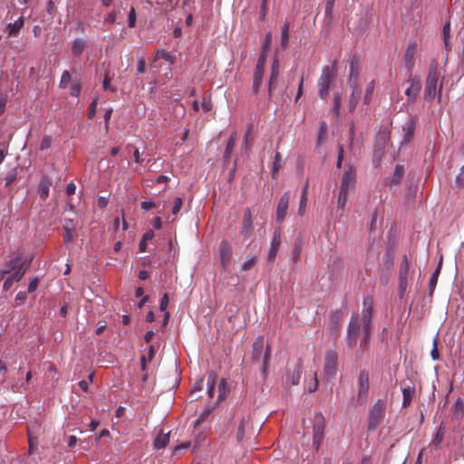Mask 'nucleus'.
<instances>
[{
  "label": "nucleus",
  "mask_w": 464,
  "mask_h": 464,
  "mask_svg": "<svg viewBox=\"0 0 464 464\" xmlns=\"http://www.w3.org/2000/svg\"><path fill=\"white\" fill-rule=\"evenodd\" d=\"M372 298L370 296L364 297L362 313H353L347 327L345 337L347 347L353 349L360 341L359 350L362 355L370 350V341L372 334Z\"/></svg>",
  "instance_id": "f257e3e1"
},
{
  "label": "nucleus",
  "mask_w": 464,
  "mask_h": 464,
  "mask_svg": "<svg viewBox=\"0 0 464 464\" xmlns=\"http://www.w3.org/2000/svg\"><path fill=\"white\" fill-rule=\"evenodd\" d=\"M335 63L336 62H334L333 68H330V66H324L323 68L322 74L318 82V93L322 99H325L328 96L330 83L336 77V72L334 68Z\"/></svg>",
  "instance_id": "f03ea898"
},
{
  "label": "nucleus",
  "mask_w": 464,
  "mask_h": 464,
  "mask_svg": "<svg viewBox=\"0 0 464 464\" xmlns=\"http://www.w3.org/2000/svg\"><path fill=\"white\" fill-rule=\"evenodd\" d=\"M325 419L321 412L315 413L313 422V447L318 450L324 436Z\"/></svg>",
  "instance_id": "7ed1b4c3"
},
{
  "label": "nucleus",
  "mask_w": 464,
  "mask_h": 464,
  "mask_svg": "<svg viewBox=\"0 0 464 464\" xmlns=\"http://www.w3.org/2000/svg\"><path fill=\"white\" fill-rule=\"evenodd\" d=\"M385 405L382 400H378L369 411L368 430H375L384 417Z\"/></svg>",
  "instance_id": "20e7f679"
},
{
  "label": "nucleus",
  "mask_w": 464,
  "mask_h": 464,
  "mask_svg": "<svg viewBox=\"0 0 464 464\" xmlns=\"http://www.w3.org/2000/svg\"><path fill=\"white\" fill-rule=\"evenodd\" d=\"M439 72L437 67H430L426 79V85L424 90L425 100L430 101L436 96Z\"/></svg>",
  "instance_id": "39448f33"
},
{
  "label": "nucleus",
  "mask_w": 464,
  "mask_h": 464,
  "mask_svg": "<svg viewBox=\"0 0 464 464\" xmlns=\"http://www.w3.org/2000/svg\"><path fill=\"white\" fill-rule=\"evenodd\" d=\"M337 359L338 353L334 350H329L325 353L324 373L327 379H333L335 377L337 370Z\"/></svg>",
  "instance_id": "423d86ee"
},
{
  "label": "nucleus",
  "mask_w": 464,
  "mask_h": 464,
  "mask_svg": "<svg viewBox=\"0 0 464 464\" xmlns=\"http://www.w3.org/2000/svg\"><path fill=\"white\" fill-rule=\"evenodd\" d=\"M369 372L366 369L360 371L358 375V401L363 402L369 392Z\"/></svg>",
  "instance_id": "0eeeda50"
},
{
  "label": "nucleus",
  "mask_w": 464,
  "mask_h": 464,
  "mask_svg": "<svg viewBox=\"0 0 464 464\" xmlns=\"http://www.w3.org/2000/svg\"><path fill=\"white\" fill-rule=\"evenodd\" d=\"M410 262L407 256H403L399 270V288L401 294L407 289Z\"/></svg>",
  "instance_id": "6e6552de"
},
{
  "label": "nucleus",
  "mask_w": 464,
  "mask_h": 464,
  "mask_svg": "<svg viewBox=\"0 0 464 464\" xmlns=\"http://www.w3.org/2000/svg\"><path fill=\"white\" fill-rule=\"evenodd\" d=\"M410 86L405 91L407 102L414 103L421 89V82L418 78H411L409 80Z\"/></svg>",
  "instance_id": "1a4fd4ad"
},
{
  "label": "nucleus",
  "mask_w": 464,
  "mask_h": 464,
  "mask_svg": "<svg viewBox=\"0 0 464 464\" xmlns=\"http://www.w3.org/2000/svg\"><path fill=\"white\" fill-rule=\"evenodd\" d=\"M401 385H402L401 390H402V395H403L402 407L407 408L410 406L411 400L413 398V395L415 393V385H414L413 382L410 379L402 381Z\"/></svg>",
  "instance_id": "9d476101"
},
{
  "label": "nucleus",
  "mask_w": 464,
  "mask_h": 464,
  "mask_svg": "<svg viewBox=\"0 0 464 464\" xmlns=\"http://www.w3.org/2000/svg\"><path fill=\"white\" fill-rule=\"evenodd\" d=\"M355 180L356 169L354 167L350 165L343 175L340 189H343L348 192L350 188L353 187Z\"/></svg>",
  "instance_id": "9b49d317"
},
{
  "label": "nucleus",
  "mask_w": 464,
  "mask_h": 464,
  "mask_svg": "<svg viewBox=\"0 0 464 464\" xmlns=\"http://www.w3.org/2000/svg\"><path fill=\"white\" fill-rule=\"evenodd\" d=\"M254 232V225L251 216V211L249 208H246L244 212L243 220H242V228L240 234L245 238H249Z\"/></svg>",
  "instance_id": "f8f14e48"
},
{
  "label": "nucleus",
  "mask_w": 464,
  "mask_h": 464,
  "mask_svg": "<svg viewBox=\"0 0 464 464\" xmlns=\"http://www.w3.org/2000/svg\"><path fill=\"white\" fill-rule=\"evenodd\" d=\"M218 251L221 265L224 268H226L230 263V259L232 256V247L227 240H223L219 244Z\"/></svg>",
  "instance_id": "ddd939ff"
},
{
  "label": "nucleus",
  "mask_w": 464,
  "mask_h": 464,
  "mask_svg": "<svg viewBox=\"0 0 464 464\" xmlns=\"http://www.w3.org/2000/svg\"><path fill=\"white\" fill-rule=\"evenodd\" d=\"M265 64V53H262L258 58L256 71L254 73V81H253V90L254 92H257L262 83L263 71Z\"/></svg>",
  "instance_id": "4468645a"
},
{
  "label": "nucleus",
  "mask_w": 464,
  "mask_h": 464,
  "mask_svg": "<svg viewBox=\"0 0 464 464\" xmlns=\"http://www.w3.org/2000/svg\"><path fill=\"white\" fill-rule=\"evenodd\" d=\"M289 199L290 198L288 194L285 193L279 200L276 208V220L278 223H282L285 220L288 209Z\"/></svg>",
  "instance_id": "2eb2a0df"
},
{
  "label": "nucleus",
  "mask_w": 464,
  "mask_h": 464,
  "mask_svg": "<svg viewBox=\"0 0 464 464\" xmlns=\"http://www.w3.org/2000/svg\"><path fill=\"white\" fill-rule=\"evenodd\" d=\"M415 126H416V118H411L410 121L405 122L402 126V141L401 144H405L410 142L414 135L415 131Z\"/></svg>",
  "instance_id": "dca6fc26"
},
{
  "label": "nucleus",
  "mask_w": 464,
  "mask_h": 464,
  "mask_svg": "<svg viewBox=\"0 0 464 464\" xmlns=\"http://www.w3.org/2000/svg\"><path fill=\"white\" fill-rule=\"evenodd\" d=\"M416 44L415 43H411L404 53L403 60L405 63V67L411 72L414 66V53H415Z\"/></svg>",
  "instance_id": "f3484780"
},
{
  "label": "nucleus",
  "mask_w": 464,
  "mask_h": 464,
  "mask_svg": "<svg viewBox=\"0 0 464 464\" xmlns=\"http://www.w3.org/2000/svg\"><path fill=\"white\" fill-rule=\"evenodd\" d=\"M442 261H443V257L441 256L440 257V260H439V263H438V266H437L435 271L432 273V275L430 278V282H429V295L430 296H432L433 293L435 291L438 278H439V276L440 274L441 267H442Z\"/></svg>",
  "instance_id": "a211bd4d"
},
{
  "label": "nucleus",
  "mask_w": 464,
  "mask_h": 464,
  "mask_svg": "<svg viewBox=\"0 0 464 464\" xmlns=\"http://www.w3.org/2000/svg\"><path fill=\"white\" fill-rule=\"evenodd\" d=\"M29 261H31V259L23 260L20 256H15L14 258L10 259L5 264V269L8 270V272L10 274L13 270H18L22 267H25Z\"/></svg>",
  "instance_id": "6ab92c4d"
},
{
  "label": "nucleus",
  "mask_w": 464,
  "mask_h": 464,
  "mask_svg": "<svg viewBox=\"0 0 464 464\" xmlns=\"http://www.w3.org/2000/svg\"><path fill=\"white\" fill-rule=\"evenodd\" d=\"M264 350V339L263 337H258L256 339V341L253 343V350H252V361L257 362L261 359L262 353Z\"/></svg>",
  "instance_id": "aec40b11"
},
{
  "label": "nucleus",
  "mask_w": 464,
  "mask_h": 464,
  "mask_svg": "<svg viewBox=\"0 0 464 464\" xmlns=\"http://www.w3.org/2000/svg\"><path fill=\"white\" fill-rule=\"evenodd\" d=\"M236 140H237V132H233L230 135V137L227 142V145H226L225 153H224V163L225 164H227V162L229 161L230 154L232 153V151L235 148Z\"/></svg>",
  "instance_id": "412c9836"
},
{
  "label": "nucleus",
  "mask_w": 464,
  "mask_h": 464,
  "mask_svg": "<svg viewBox=\"0 0 464 464\" xmlns=\"http://www.w3.org/2000/svg\"><path fill=\"white\" fill-rule=\"evenodd\" d=\"M353 89L351 98L349 101V110L350 111H353L359 102L361 98V90L358 85L351 86Z\"/></svg>",
  "instance_id": "4be33fe9"
},
{
  "label": "nucleus",
  "mask_w": 464,
  "mask_h": 464,
  "mask_svg": "<svg viewBox=\"0 0 464 464\" xmlns=\"http://www.w3.org/2000/svg\"><path fill=\"white\" fill-rule=\"evenodd\" d=\"M281 243V231L279 229H276L274 232L273 240L271 243V248L268 254V258L273 259L276 254L277 247Z\"/></svg>",
  "instance_id": "5701e85b"
},
{
  "label": "nucleus",
  "mask_w": 464,
  "mask_h": 464,
  "mask_svg": "<svg viewBox=\"0 0 464 464\" xmlns=\"http://www.w3.org/2000/svg\"><path fill=\"white\" fill-rule=\"evenodd\" d=\"M305 386L304 389L307 390L310 393L314 392L318 387V379L316 372H312L309 375L308 379H305Z\"/></svg>",
  "instance_id": "b1692460"
},
{
  "label": "nucleus",
  "mask_w": 464,
  "mask_h": 464,
  "mask_svg": "<svg viewBox=\"0 0 464 464\" xmlns=\"http://www.w3.org/2000/svg\"><path fill=\"white\" fill-rule=\"evenodd\" d=\"M86 47V43L82 38H76L72 46V53L74 56L79 57L82 55L83 50Z\"/></svg>",
  "instance_id": "393cba45"
},
{
  "label": "nucleus",
  "mask_w": 464,
  "mask_h": 464,
  "mask_svg": "<svg viewBox=\"0 0 464 464\" xmlns=\"http://www.w3.org/2000/svg\"><path fill=\"white\" fill-rule=\"evenodd\" d=\"M51 182L48 179H43L39 184L38 193L42 199H46L49 196Z\"/></svg>",
  "instance_id": "a878e982"
},
{
  "label": "nucleus",
  "mask_w": 464,
  "mask_h": 464,
  "mask_svg": "<svg viewBox=\"0 0 464 464\" xmlns=\"http://www.w3.org/2000/svg\"><path fill=\"white\" fill-rule=\"evenodd\" d=\"M445 435V426L442 423H440L432 441L430 442V447H434L437 449V447L442 442L443 438Z\"/></svg>",
  "instance_id": "bb28decb"
},
{
  "label": "nucleus",
  "mask_w": 464,
  "mask_h": 464,
  "mask_svg": "<svg viewBox=\"0 0 464 464\" xmlns=\"http://www.w3.org/2000/svg\"><path fill=\"white\" fill-rule=\"evenodd\" d=\"M343 319V314L340 311H334L332 313L330 325L332 330L338 331L340 327V324Z\"/></svg>",
  "instance_id": "cd10ccee"
},
{
  "label": "nucleus",
  "mask_w": 464,
  "mask_h": 464,
  "mask_svg": "<svg viewBox=\"0 0 464 464\" xmlns=\"http://www.w3.org/2000/svg\"><path fill=\"white\" fill-rule=\"evenodd\" d=\"M169 442V435L160 433L154 440V447L158 450L164 449Z\"/></svg>",
  "instance_id": "c85d7f7f"
},
{
  "label": "nucleus",
  "mask_w": 464,
  "mask_h": 464,
  "mask_svg": "<svg viewBox=\"0 0 464 464\" xmlns=\"http://www.w3.org/2000/svg\"><path fill=\"white\" fill-rule=\"evenodd\" d=\"M31 265V261H29L26 265L25 267H22L18 270H13L11 273H10V276L9 277L14 281V282H19L23 276H24V274L26 273L28 267L30 266Z\"/></svg>",
  "instance_id": "c756f323"
},
{
  "label": "nucleus",
  "mask_w": 464,
  "mask_h": 464,
  "mask_svg": "<svg viewBox=\"0 0 464 464\" xmlns=\"http://www.w3.org/2000/svg\"><path fill=\"white\" fill-rule=\"evenodd\" d=\"M350 76H349V82L350 86L358 85L357 84V61L353 60L350 64Z\"/></svg>",
  "instance_id": "7c9ffc66"
},
{
  "label": "nucleus",
  "mask_w": 464,
  "mask_h": 464,
  "mask_svg": "<svg viewBox=\"0 0 464 464\" xmlns=\"http://www.w3.org/2000/svg\"><path fill=\"white\" fill-rule=\"evenodd\" d=\"M404 175V169L401 165H396L392 176V182L398 185Z\"/></svg>",
  "instance_id": "2f4dec72"
},
{
  "label": "nucleus",
  "mask_w": 464,
  "mask_h": 464,
  "mask_svg": "<svg viewBox=\"0 0 464 464\" xmlns=\"http://www.w3.org/2000/svg\"><path fill=\"white\" fill-rule=\"evenodd\" d=\"M23 25H24L23 17H20L14 23L9 24H8L9 34L10 35L16 34L20 31V29L23 27Z\"/></svg>",
  "instance_id": "473e14b6"
},
{
  "label": "nucleus",
  "mask_w": 464,
  "mask_h": 464,
  "mask_svg": "<svg viewBox=\"0 0 464 464\" xmlns=\"http://www.w3.org/2000/svg\"><path fill=\"white\" fill-rule=\"evenodd\" d=\"M307 188H308V182L305 183V185L303 188L301 198H300V207H299V210H298L300 215H303L304 213V208H305L306 201H307Z\"/></svg>",
  "instance_id": "72a5a7b5"
},
{
  "label": "nucleus",
  "mask_w": 464,
  "mask_h": 464,
  "mask_svg": "<svg viewBox=\"0 0 464 464\" xmlns=\"http://www.w3.org/2000/svg\"><path fill=\"white\" fill-rule=\"evenodd\" d=\"M373 90H374V82L371 81L367 84V87H366V91H365V94H364V98H363L364 104L370 103V102L372 100V93H373Z\"/></svg>",
  "instance_id": "f704fd0d"
},
{
  "label": "nucleus",
  "mask_w": 464,
  "mask_h": 464,
  "mask_svg": "<svg viewBox=\"0 0 464 464\" xmlns=\"http://www.w3.org/2000/svg\"><path fill=\"white\" fill-rule=\"evenodd\" d=\"M326 140H327L326 124H325V122H322L320 130H319L318 140H317L318 145L324 144L326 141Z\"/></svg>",
  "instance_id": "c9c22d12"
},
{
  "label": "nucleus",
  "mask_w": 464,
  "mask_h": 464,
  "mask_svg": "<svg viewBox=\"0 0 464 464\" xmlns=\"http://www.w3.org/2000/svg\"><path fill=\"white\" fill-rule=\"evenodd\" d=\"M347 191L340 189L337 200V206L340 209H343L345 208L347 202Z\"/></svg>",
  "instance_id": "e433bc0d"
},
{
  "label": "nucleus",
  "mask_w": 464,
  "mask_h": 464,
  "mask_svg": "<svg viewBox=\"0 0 464 464\" xmlns=\"http://www.w3.org/2000/svg\"><path fill=\"white\" fill-rule=\"evenodd\" d=\"M384 144H385V138L384 137H379L376 140V143H375V149H374V156H382V150H383V148H384Z\"/></svg>",
  "instance_id": "4c0bfd02"
},
{
  "label": "nucleus",
  "mask_w": 464,
  "mask_h": 464,
  "mask_svg": "<svg viewBox=\"0 0 464 464\" xmlns=\"http://www.w3.org/2000/svg\"><path fill=\"white\" fill-rule=\"evenodd\" d=\"M302 244H303L302 239H300V238L295 239V249H294V253L292 256V261L296 262L299 259V256H300L301 249H302Z\"/></svg>",
  "instance_id": "58836bf2"
},
{
  "label": "nucleus",
  "mask_w": 464,
  "mask_h": 464,
  "mask_svg": "<svg viewBox=\"0 0 464 464\" xmlns=\"http://www.w3.org/2000/svg\"><path fill=\"white\" fill-rule=\"evenodd\" d=\"M215 382H216V375L213 372H210L208 377V393L209 397H213L214 391H215Z\"/></svg>",
  "instance_id": "ea45409f"
},
{
  "label": "nucleus",
  "mask_w": 464,
  "mask_h": 464,
  "mask_svg": "<svg viewBox=\"0 0 464 464\" xmlns=\"http://www.w3.org/2000/svg\"><path fill=\"white\" fill-rule=\"evenodd\" d=\"M256 262V256H249L246 257V260L242 265V270L243 271H248L253 268Z\"/></svg>",
  "instance_id": "a19ab883"
},
{
  "label": "nucleus",
  "mask_w": 464,
  "mask_h": 464,
  "mask_svg": "<svg viewBox=\"0 0 464 464\" xmlns=\"http://www.w3.org/2000/svg\"><path fill=\"white\" fill-rule=\"evenodd\" d=\"M71 73L69 72V71H64L62 74V77H61V81H60V88L62 89H65L68 87L70 82H71Z\"/></svg>",
  "instance_id": "79ce46f5"
},
{
  "label": "nucleus",
  "mask_w": 464,
  "mask_h": 464,
  "mask_svg": "<svg viewBox=\"0 0 464 464\" xmlns=\"http://www.w3.org/2000/svg\"><path fill=\"white\" fill-rule=\"evenodd\" d=\"M341 102H342L341 94L338 92L334 93V108H333V110L337 116L339 115V112H340Z\"/></svg>",
  "instance_id": "37998d69"
},
{
  "label": "nucleus",
  "mask_w": 464,
  "mask_h": 464,
  "mask_svg": "<svg viewBox=\"0 0 464 464\" xmlns=\"http://www.w3.org/2000/svg\"><path fill=\"white\" fill-rule=\"evenodd\" d=\"M245 429H246V420H245V419H242L238 425V428H237V441H241L243 440L244 435H245Z\"/></svg>",
  "instance_id": "c03bdc74"
},
{
  "label": "nucleus",
  "mask_w": 464,
  "mask_h": 464,
  "mask_svg": "<svg viewBox=\"0 0 464 464\" xmlns=\"http://www.w3.org/2000/svg\"><path fill=\"white\" fill-rule=\"evenodd\" d=\"M273 455H274V459L272 461V464H286V459H282L281 458V451L280 450H274L273 452Z\"/></svg>",
  "instance_id": "a18cd8bd"
},
{
  "label": "nucleus",
  "mask_w": 464,
  "mask_h": 464,
  "mask_svg": "<svg viewBox=\"0 0 464 464\" xmlns=\"http://www.w3.org/2000/svg\"><path fill=\"white\" fill-rule=\"evenodd\" d=\"M182 204H183V201H182L181 198H179V197L175 198L174 204H173L172 210H171L173 215H177L180 211Z\"/></svg>",
  "instance_id": "49530a36"
},
{
  "label": "nucleus",
  "mask_w": 464,
  "mask_h": 464,
  "mask_svg": "<svg viewBox=\"0 0 464 464\" xmlns=\"http://www.w3.org/2000/svg\"><path fill=\"white\" fill-rule=\"evenodd\" d=\"M464 409V403L461 399H458L452 406L455 414L461 413Z\"/></svg>",
  "instance_id": "de8ad7c7"
},
{
  "label": "nucleus",
  "mask_w": 464,
  "mask_h": 464,
  "mask_svg": "<svg viewBox=\"0 0 464 464\" xmlns=\"http://www.w3.org/2000/svg\"><path fill=\"white\" fill-rule=\"evenodd\" d=\"M384 258V266L387 268L388 272H390L393 266V255L391 253H387Z\"/></svg>",
  "instance_id": "09e8293b"
},
{
  "label": "nucleus",
  "mask_w": 464,
  "mask_h": 464,
  "mask_svg": "<svg viewBox=\"0 0 464 464\" xmlns=\"http://www.w3.org/2000/svg\"><path fill=\"white\" fill-rule=\"evenodd\" d=\"M282 45L285 47L288 43V24L285 23L282 31Z\"/></svg>",
  "instance_id": "8fccbe9b"
},
{
  "label": "nucleus",
  "mask_w": 464,
  "mask_h": 464,
  "mask_svg": "<svg viewBox=\"0 0 464 464\" xmlns=\"http://www.w3.org/2000/svg\"><path fill=\"white\" fill-rule=\"evenodd\" d=\"M135 22H136V12H135V8L134 7H131L130 12H129V27L132 28L135 26Z\"/></svg>",
  "instance_id": "3c124183"
},
{
  "label": "nucleus",
  "mask_w": 464,
  "mask_h": 464,
  "mask_svg": "<svg viewBox=\"0 0 464 464\" xmlns=\"http://www.w3.org/2000/svg\"><path fill=\"white\" fill-rule=\"evenodd\" d=\"M343 153H344V150H343V145H339L338 146V157H337V162H336L337 169L342 168V163L343 160Z\"/></svg>",
  "instance_id": "603ef678"
},
{
  "label": "nucleus",
  "mask_w": 464,
  "mask_h": 464,
  "mask_svg": "<svg viewBox=\"0 0 464 464\" xmlns=\"http://www.w3.org/2000/svg\"><path fill=\"white\" fill-rule=\"evenodd\" d=\"M154 355H155L154 347L152 345H150V348H149V351H148L147 357L146 356H142V358H141L142 366L144 367V365L146 363L147 358H148L149 361H151L152 358L154 357Z\"/></svg>",
  "instance_id": "864d4df0"
},
{
  "label": "nucleus",
  "mask_w": 464,
  "mask_h": 464,
  "mask_svg": "<svg viewBox=\"0 0 464 464\" xmlns=\"http://www.w3.org/2000/svg\"><path fill=\"white\" fill-rule=\"evenodd\" d=\"M52 144V139L50 136H44L40 144V150H44L50 148Z\"/></svg>",
  "instance_id": "5fc2aeb1"
},
{
  "label": "nucleus",
  "mask_w": 464,
  "mask_h": 464,
  "mask_svg": "<svg viewBox=\"0 0 464 464\" xmlns=\"http://www.w3.org/2000/svg\"><path fill=\"white\" fill-rule=\"evenodd\" d=\"M63 230H64L63 240H64V243L67 244L73 239V237H74L73 231L74 230H70V228L68 229V227H63Z\"/></svg>",
  "instance_id": "6e6d98bb"
},
{
  "label": "nucleus",
  "mask_w": 464,
  "mask_h": 464,
  "mask_svg": "<svg viewBox=\"0 0 464 464\" xmlns=\"http://www.w3.org/2000/svg\"><path fill=\"white\" fill-rule=\"evenodd\" d=\"M456 184L459 188H464V166L460 169V172L456 177Z\"/></svg>",
  "instance_id": "4d7b16f0"
},
{
  "label": "nucleus",
  "mask_w": 464,
  "mask_h": 464,
  "mask_svg": "<svg viewBox=\"0 0 464 464\" xmlns=\"http://www.w3.org/2000/svg\"><path fill=\"white\" fill-rule=\"evenodd\" d=\"M97 99H94L92 103L90 104L89 108H88V115H89V118L92 119L94 117L95 113H96V107H97Z\"/></svg>",
  "instance_id": "13d9d810"
},
{
  "label": "nucleus",
  "mask_w": 464,
  "mask_h": 464,
  "mask_svg": "<svg viewBox=\"0 0 464 464\" xmlns=\"http://www.w3.org/2000/svg\"><path fill=\"white\" fill-rule=\"evenodd\" d=\"M271 43H272V34H271V33H267L266 35L264 45H263V53H266L269 50Z\"/></svg>",
  "instance_id": "bf43d9fd"
},
{
  "label": "nucleus",
  "mask_w": 464,
  "mask_h": 464,
  "mask_svg": "<svg viewBox=\"0 0 464 464\" xmlns=\"http://www.w3.org/2000/svg\"><path fill=\"white\" fill-rule=\"evenodd\" d=\"M157 204L152 201H142L140 203V208L144 211H149L150 208H155Z\"/></svg>",
  "instance_id": "052dcab7"
},
{
  "label": "nucleus",
  "mask_w": 464,
  "mask_h": 464,
  "mask_svg": "<svg viewBox=\"0 0 464 464\" xmlns=\"http://www.w3.org/2000/svg\"><path fill=\"white\" fill-rule=\"evenodd\" d=\"M168 304H169V295L164 294L160 299V311H165L167 309Z\"/></svg>",
  "instance_id": "680f3d73"
},
{
  "label": "nucleus",
  "mask_w": 464,
  "mask_h": 464,
  "mask_svg": "<svg viewBox=\"0 0 464 464\" xmlns=\"http://www.w3.org/2000/svg\"><path fill=\"white\" fill-rule=\"evenodd\" d=\"M16 179V172L13 171L6 175L5 178V186H10Z\"/></svg>",
  "instance_id": "e2e57ef3"
},
{
  "label": "nucleus",
  "mask_w": 464,
  "mask_h": 464,
  "mask_svg": "<svg viewBox=\"0 0 464 464\" xmlns=\"http://www.w3.org/2000/svg\"><path fill=\"white\" fill-rule=\"evenodd\" d=\"M335 0H326L325 5V14L330 16L333 13L334 5Z\"/></svg>",
  "instance_id": "0e129e2a"
},
{
  "label": "nucleus",
  "mask_w": 464,
  "mask_h": 464,
  "mask_svg": "<svg viewBox=\"0 0 464 464\" xmlns=\"http://www.w3.org/2000/svg\"><path fill=\"white\" fill-rule=\"evenodd\" d=\"M39 280L37 277L34 278L28 285V292L33 293L38 286Z\"/></svg>",
  "instance_id": "69168bd1"
},
{
  "label": "nucleus",
  "mask_w": 464,
  "mask_h": 464,
  "mask_svg": "<svg viewBox=\"0 0 464 464\" xmlns=\"http://www.w3.org/2000/svg\"><path fill=\"white\" fill-rule=\"evenodd\" d=\"M81 92V85L79 83H73L71 87V95L79 96Z\"/></svg>",
  "instance_id": "338daca9"
},
{
  "label": "nucleus",
  "mask_w": 464,
  "mask_h": 464,
  "mask_svg": "<svg viewBox=\"0 0 464 464\" xmlns=\"http://www.w3.org/2000/svg\"><path fill=\"white\" fill-rule=\"evenodd\" d=\"M300 378H301V372L299 371V369H297L292 375V381H291L292 385L297 384L299 382Z\"/></svg>",
  "instance_id": "774afa93"
}]
</instances>
